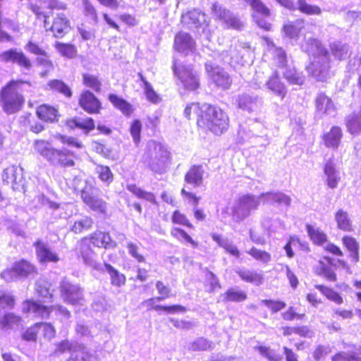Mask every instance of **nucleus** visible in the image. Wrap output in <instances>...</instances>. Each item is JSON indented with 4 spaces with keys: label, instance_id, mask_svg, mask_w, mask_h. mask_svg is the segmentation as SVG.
<instances>
[{
    "label": "nucleus",
    "instance_id": "obj_63",
    "mask_svg": "<svg viewBox=\"0 0 361 361\" xmlns=\"http://www.w3.org/2000/svg\"><path fill=\"white\" fill-rule=\"evenodd\" d=\"M332 361H361L355 353L341 352L331 357Z\"/></svg>",
    "mask_w": 361,
    "mask_h": 361
},
{
    "label": "nucleus",
    "instance_id": "obj_21",
    "mask_svg": "<svg viewBox=\"0 0 361 361\" xmlns=\"http://www.w3.org/2000/svg\"><path fill=\"white\" fill-rule=\"evenodd\" d=\"M79 104L80 106L90 114L98 113L101 108V103L89 90H86L82 93Z\"/></svg>",
    "mask_w": 361,
    "mask_h": 361
},
{
    "label": "nucleus",
    "instance_id": "obj_4",
    "mask_svg": "<svg viewBox=\"0 0 361 361\" xmlns=\"http://www.w3.org/2000/svg\"><path fill=\"white\" fill-rule=\"evenodd\" d=\"M99 190L91 185H87L81 190L82 202L93 212L102 215L107 213L108 204L99 195Z\"/></svg>",
    "mask_w": 361,
    "mask_h": 361
},
{
    "label": "nucleus",
    "instance_id": "obj_22",
    "mask_svg": "<svg viewBox=\"0 0 361 361\" xmlns=\"http://www.w3.org/2000/svg\"><path fill=\"white\" fill-rule=\"evenodd\" d=\"M302 50L310 56H320L329 54L320 41L315 38L305 39L301 44Z\"/></svg>",
    "mask_w": 361,
    "mask_h": 361
},
{
    "label": "nucleus",
    "instance_id": "obj_44",
    "mask_svg": "<svg viewBox=\"0 0 361 361\" xmlns=\"http://www.w3.org/2000/svg\"><path fill=\"white\" fill-rule=\"evenodd\" d=\"M94 221L90 216H84L82 219L75 221L71 226V231L75 233H80L83 231L92 228Z\"/></svg>",
    "mask_w": 361,
    "mask_h": 361
},
{
    "label": "nucleus",
    "instance_id": "obj_29",
    "mask_svg": "<svg viewBox=\"0 0 361 361\" xmlns=\"http://www.w3.org/2000/svg\"><path fill=\"white\" fill-rule=\"evenodd\" d=\"M304 27V20L302 19H297L294 21H288L284 24L283 27V32L286 37L290 39H298Z\"/></svg>",
    "mask_w": 361,
    "mask_h": 361
},
{
    "label": "nucleus",
    "instance_id": "obj_7",
    "mask_svg": "<svg viewBox=\"0 0 361 361\" xmlns=\"http://www.w3.org/2000/svg\"><path fill=\"white\" fill-rule=\"evenodd\" d=\"M329 54L314 56L311 63L307 66L308 73L318 81H325L329 77Z\"/></svg>",
    "mask_w": 361,
    "mask_h": 361
},
{
    "label": "nucleus",
    "instance_id": "obj_17",
    "mask_svg": "<svg viewBox=\"0 0 361 361\" xmlns=\"http://www.w3.org/2000/svg\"><path fill=\"white\" fill-rule=\"evenodd\" d=\"M37 257L41 263L57 262L59 261L58 255L53 252L48 243L39 239L34 243Z\"/></svg>",
    "mask_w": 361,
    "mask_h": 361
},
{
    "label": "nucleus",
    "instance_id": "obj_31",
    "mask_svg": "<svg viewBox=\"0 0 361 361\" xmlns=\"http://www.w3.org/2000/svg\"><path fill=\"white\" fill-rule=\"evenodd\" d=\"M266 86L270 91L281 97V99H283L286 95V88L284 84L280 81L276 73H274V74L267 81Z\"/></svg>",
    "mask_w": 361,
    "mask_h": 361
},
{
    "label": "nucleus",
    "instance_id": "obj_19",
    "mask_svg": "<svg viewBox=\"0 0 361 361\" xmlns=\"http://www.w3.org/2000/svg\"><path fill=\"white\" fill-rule=\"evenodd\" d=\"M235 103L238 108L250 111H257L262 106V100L257 95H250L249 94H243L238 95Z\"/></svg>",
    "mask_w": 361,
    "mask_h": 361
},
{
    "label": "nucleus",
    "instance_id": "obj_54",
    "mask_svg": "<svg viewBox=\"0 0 361 361\" xmlns=\"http://www.w3.org/2000/svg\"><path fill=\"white\" fill-rule=\"evenodd\" d=\"M298 9L307 15H319L321 13L319 6L309 4L305 0H298Z\"/></svg>",
    "mask_w": 361,
    "mask_h": 361
},
{
    "label": "nucleus",
    "instance_id": "obj_59",
    "mask_svg": "<svg viewBox=\"0 0 361 361\" xmlns=\"http://www.w3.org/2000/svg\"><path fill=\"white\" fill-rule=\"evenodd\" d=\"M171 235L179 240H185L192 245V247H197L198 243L193 240L192 238L183 230L178 228H173L171 231Z\"/></svg>",
    "mask_w": 361,
    "mask_h": 361
},
{
    "label": "nucleus",
    "instance_id": "obj_33",
    "mask_svg": "<svg viewBox=\"0 0 361 361\" xmlns=\"http://www.w3.org/2000/svg\"><path fill=\"white\" fill-rule=\"evenodd\" d=\"M335 221L339 229L344 231H350L352 230V221L346 211L342 209H338L335 213Z\"/></svg>",
    "mask_w": 361,
    "mask_h": 361
},
{
    "label": "nucleus",
    "instance_id": "obj_2",
    "mask_svg": "<svg viewBox=\"0 0 361 361\" xmlns=\"http://www.w3.org/2000/svg\"><path fill=\"white\" fill-rule=\"evenodd\" d=\"M22 80L12 81L5 87L1 94V99L4 111L8 114H13L20 110L23 97L18 92Z\"/></svg>",
    "mask_w": 361,
    "mask_h": 361
},
{
    "label": "nucleus",
    "instance_id": "obj_38",
    "mask_svg": "<svg viewBox=\"0 0 361 361\" xmlns=\"http://www.w3.org/2000/svg\"><path fill=\"white\" fill-rule=\"evenodd\" d=\"M18 279L25 278L35 272V267L28 262L21 260L14 264Z\"/></svg>",
    "mask_w": 361,
    "mask_h": 361
},
{
    "label": "nucleus",
    "instance_id": "obj_6",
    "mask_svg": "<svg viewBox=\"0 0 361 361\" xmlns=\"http://www.w3.org/2000/svg\"><path fill=\"white\" fill-rule=\"evenodd\" d=\"M51 310H55L58 313L68 319L71 316L70 312L62 305L51 306L48 307L40 305L35 301L27 300L23 305V311L27 313L33 314L35 317L47 318L49 317Z\"/></svg>",
    "mask_w": 361,
    "mask_h": 361
},
{
    "label": "nucleus",
    "instance_id": "obj_32",
    "mask_svg": "<svg viewBox=\"0 0 361 361\" xmlns=\"http://www.w3.org/2000/svg\"><path fill=\"white\" fill-rule=\"evenodd\" d=\"M238 276L245 282L252 283L255 286H260L264 281L263 274L250 269H240L237 271Z\"/></svg>",
    "mask_w": 361,
    "mask_h": 361
},
{
    "label": "nucleus",
    "instance_id": "obj_12",
    "mask_svg": "<svg viewBox=\"0 0 361 361\" xmlns=\"http://www.w3.org/2000/svg\"><path fill=\"white\" fill-rule=\"evenodd\" d=\"M212 12L216 18L224 23L226 27L235 30H240L243 28V22L229 11L221 7L217 3H214L212 5Z\"/></svg>",
    "mask_w": 361,
    "mask_h": 361
},
{
    "label": "nucleus",
    "instance_id": "obj_47",
    "mask_svg": "<svg viewBox=\"0 0 361 361\" xmlns=\"http://www.w3.org/2000/svg\"><path fill=\"white\" fill-rule=\"evenodd\" d=\"M284 78L291 85H301L305 81V76L295 69H287L283 73Z\"/></svg>",
    "mask_w": 361,
    "mask_h": 361
},
{
    "label": "nucleus",
    "instance_id": "obj_27",
    "mask_svg": "<svg viewBox=\"0 0 361 361\" xmlns=\"http://www.w3.org/2000/svg\"><path fill=\"white\" fill-rule=\"evenodd\" d=\"M69 21L63 14H58L54 18L51 30L56 38H61L70 30Z\"/></svg>",
    "mask_w": 361,
    "mask_h": 361
},
{
    "label": "nucleus",
    "instance_id": "obj_37",
    "mask_svg": "<svg viewBox=\"0 0 361 361\" xmlns=\"http://www.w3.org/2000/svg\"><path fill=\"white\" fill-rule=\"evenodd\" d=\"M47 86L49 90L57 92L68 98L72 96V91L70 87L61 80H51L48 82Z\"/></svg>",
    "mask_w": 361,
    "mask_h": 361
},
{
    "label": "nucleus",
    "instance_id": "obj_11",
    "mask_svg": "<svg viewBox=\"0 0 361 361\" xmlns=\"http://www.w3.org/2000/svg\"><path fill=\"white\" fill-rule=\"evenodd\" d=\"M207 73L212 82L218 87L226 90L232 83L228 73L219 66H214L210 63H206Z\"/></svg>",
    "mask_w": 361,
    "mask_h": 361
},
{
    "label": "nucleus",
    "instance_id": "obj_46",
    "mask_svg": "<svg viewBox=\"0 0 361 361\" xmlns=\"http://www.w3.org/2000/svg\"><path fill=\"white\" fill-rule=\"evenodd\" d=\"M109 99L115 107L120 109L124 114L130 115L131 114L132 108L130 104L123 99L118 97L116 94H110Z\"/></svg>",
    "mask_w": 361,
    "mask_h": 361
},
{
    "label": "nucleus",
    "instance_id": "obj_25",
    "mask_svg": "<svg viewBox=\"0 0 361 361\" xmlns=\"http://www.w3.org/2000/svg\"><path fill=\"white\" fill-rule=\"evenodd\" d=\"M90 242L97 247L114 248L116 243L112 240L108 233L96 231L90 235Z\"/></svg>",
    "mask_w": 361,
    "mask_h": 361
},
{
    "label": "nucleus",
    "instance_id": "obj_45",
    "mask_svg": "<svg viewBox=\"0 0 361 361\" xmlns=\"http://www.w3.org/2000/svg\"><path fill=\"white\" fill-rule=\"evenodd\" d=\"M68 126L71 128L78 127L87 131L92 130L94 128V123L91 118H75L68 121Z\"/></svg>",
    "mask_w": 361,
    "mask_h": 361
},
{
    "label": "nucleus",
    "instance_id": "obj_60",
    "mask_svg": "<svg viewBox=\"0 0 361 361\" xmlns=\"http://www.w3.org/2000/svg\"><path fill=\"white\" fill-rule=\"evenodd\" d=\"M253 10L264 16H269V10L260 0H245Z\"/></svg>",
    "mask_w": 361,
    "mask_h": 361
},
{
    "label": "nucleus",
    "instance_id": "obj_28",
    "mask_svg": "<svg viewBox=\"0 0 361 361\" xmlns=\"http://www.w3.org/2000/svg\"><path fill=\"white\" fill-rule=\"evenodd\" d=\"M342 137L341 128L338 126H333L329 132L324 135L323 140L327 147L336 149L341 143Z\"/></svg>",
    "mask_w": 361,
    "mask_h": 361
},
{
    "label": "nucleus",
    "instance_id": "obj_36",
    "mask_svg": "<svg viewBox=\"0 0 361 361\" xmlns=\"http://www.w3.org/2000/svg\"><path fill=\"white\" fill-rule=\"evenodd\" d=\"M37 116L44 121L53 122L56 119L57 110L48 105H41L37 109Z\"/></svg>",
    "mask_w": 361,
    "mask_h": 361
},
{
    "label": "nucleus",
    "instance_id": "obj_56",
    "mask_svg": "<svg viewBox=\"0 0 361 361\" xmlns=\"http://www.w3.org/2000/svg\"><path fill=\"white\" fill-rule=\"evenodd\" d=\"M247 298V295L242 290L235 289H229L225 293L224 301H232V302H241L244 301Z\"/></svg>",
    "mask_w": 361,
    "mask_h": 361
},
{
    "label": "nucleus",
    "instance_id": "obj_8",
    "mask_svg": "<svg viewBox=\"0 0 361 361\" xmlns=\"http://www.w3.org/2000/svg\"><path fill=\"white\" fill-rule=\"evenodd\" d=\"M61 295L63 301L71 305H82L84 301L82 289L76 284L63 280L60 283Z\"/></svg>",
    "mask_w": 361,
    "mask_h": 361
},
{
    "label": "nucleus",
    "instance_id": "obj_15",
    "mask_svg": "<svg viewBox=\"0 0 361 361\" xmlns=\"http://www.w3.org/2000/svg\"><path fill=\"white\" fill-rule=\"evenodd\" d=\"M174 47L177 51L187 56L195 51L196 43L190 35L180 32L175 37Z\"/></svg>",
    "mask_w": 361,
    "mask_h": 361
},
{
    "label": "nucleus",
    "instance_id": "obj_41",
    "mask_svg": "<svg viewBox=\"0 0 361 361\" xmlns=\"http://www.w3.org/2000/svg\"><path fill=\"white\" fill-rule=\"evenodd\" d=\"M343 243L345 247L350 252V257L357 262L359 260V244L356 240L350 236H344L343 238Z\"/></svg>",
    "mask_w": 361,
    "mask_h": 361
},
{
    "label": "nucleus",
    "instance_id": "obj_58",
    "mask_svg": "<svg viewBox=\"0 0 361 361\" xmlns=\"http://www.w3.org/2000/svg\"><path fill=\"white\" fill-rule=\"evenodd\" d=\"M83 83L85 86L91 88L95 92H99L101 90L102 83L98 80L97 77L91 74L83 75Z\"/></svg>",
    "mask_w": 361,
    "mask_h": 361
},
{
    "label": "nucleus",
    "instance_id": "obj_18",
    "mask_svg": "<svg viewBox=\"0 0 361 361\" xmlns=\"http://www.w3.org/2000/svg\"><path fill=\"white\" fill-rule=\"evenodd\" d=\"M181 21L190 29H198L207 26L206 16L197 10H192L182 15Z\"/></svg>",
    "mask_w": 361,
    "mask_h": 361
},
{
    "label": "nucleus",
    "instance_id": "obj_62",
    "mask_svg": "<svg viewBox=\"0 0 361 361\" xmlns=\"http://www.w3.org/2000/svg\"><path fill=\"white\" fill-rule=\"evenodd\" d=\"M257 350L261 355L266 357L270 361H281L282 359L281 355L277 354L274 350H271L268 347L259 346Z\"/></svg>",
    "mask_w": 361,
    "mask_h": 361
},
{
    "label": "nucleus",
    "instance_id": "obj_1",
    "mask_svg": "<svg viewBox=\"0 0 361 361\" xmlns=\"http://www.w3.org/2000/svg\"><path fill=\"white\" fill-rule=\"evenodd\" d=\"M197 126L216 135L226 132L228 127V117L220 108L209 104L202 106L201 114L197 119Z\"/></svg>",
    "mask_w": 361,
    "mask_h": 361
},
{
    "label": "nucleus",
    "instance_id": "obj_30",
    "mask_svg": "<svg viewBox=\"0 0 361 361\" xmlns=\"http://www.w3.org/2000/svg\"><path fill=\"white\" fill-rule=\"evenodd\" d=\"M204 171L201 166H193L186 173L185 181L194 187H198L202 183Z\"/></svg>",
    "mask_w": 361,
    "mask_h": 361
},
{
    "label": "nucleus",
    "instance_id": "obj_43",
    "mask_svg": "<svg viewBox=\"0 0 361 361\" xmlns=\"http://www.w3.org/2000/svg\"><path fill=\"white\" fill-rule=\"evenodd\" d=\"M91 357L92 354L89 350L82 344L71 353L66 361H89Z\"/></svg>",
    "mask_w": 361,
    "mask_h": 361
},
{
    "label": "nucleus",
    "instance_id": "obj_35",
    "mask_svg": "<svg viewBox=\"0 0 361 361\" xmlns=\"http://www.w3.org/2000/svg\"><path fill=\"white\" fill-rule=\"evenodd\" d=\"M21 318L13 313H8L0 317V331L18 327L20 324Z\"/></svg>",
    "mask_w": 361,
    "mask_h": 361
},
{
    "label": "nucleus",
    "instance_id": "obj_61",
    "mask_svg": "<svg viewBox=\"0 0 361 361\" xmlns=\"http://www.w3.org/2000/svg\"><path fill=\"white\" fill-rule=\"evenodd\" d=\"M139 76L143 82L145 94L147 99L153 103H156L158 98L157 93L154 91L152 85L144 78L142 74L139 73Z\"/></svg>",
    "mask_w": 361,
    "mask_h": 361
},
{
    "label": "nucleus",
    "instance_id": "obj_40",
    "mask_svg": "<svg viewBox=\"0 0 361 361\" xmlns=\"http://www.w3.org/2000/svg\"><path fill=\"white\" fill-rule=\"evenodd\" d=\"M105 270L108 272L110 276L111 284L121 287L126 283V276L120 273L118 270L114 269L111 264H104Z\"/></svg>",
    "mask_w": 361,
    "mask_h": 361
},
{
    "label": "nucleus",
    "instance_id": "obj_51",
    "mask_svg": "<svg viewBox=\"0 0 361 361\" xmlns=\"http://www.w3.org/2000/svg\"><path fill=\"white\" fill-rule=\"evenodd\" d=\"M36 290L39 295L46 300L51 299L52 293L50 291V284L44 280H38L36 283Z\"/></svg>",
    "mask_w": 361,
    "mask_h": 361
},
{
    "label": "nucleus",
    "instance_id": "obj_10",
    "mask_svg": "<svg viewBox=\"0 0 361 361\" xmlns=\"http://www.w3.org/2000/svg\"><path fill=\"white\" fill-rule=\"evenodd\" d=\"M0 61L4 63L17 64L25 70L29 71L32 65L31 61L18 49H10L0 54Z\"/></svg>",
    "mask_w": 361,
    "mask_h": 361
},
{
    "label": "nucleus",
    "instance_id": "obj_3",
    "mask_svg": "<svg viewBox=\"0 0 361 361\" xmlns=\"http://www.w3.org/2000/svg\"><path fill=\"white\" fill-rule=\"evenodd\" d=\"M262 200L260 195L250 194L240 197L232 209L233 219L240 221L248 217L252 211L258 208Z\"/></svg>",
    "mask_w": 361,
    "mask_h": 361
},
{
    "label": "nucleus",
    "instance_id": "obj_34",
    "mask_svg": "<svg viewBox=\"0 0 361 361\" xmlns=\"http://www.w3.org/2000/svg\"><path fill=\"white\" fill-rule=\"evenodd\" d=\"M346 126L350 134L355 135L361 133V110L348 116Z\"/></svg>",
    "mask_w": 361,
    "mask_h": 361
},
{
    "label": "nucleus",
    "instance_id": "obj_42",
    "mask_svg": "<svg viewBox=\"0 0 361 361\" xmlns=\"http://www.w3.org/2000/svg\"><path fill=\"white\" fill-rule=\"evenodd\" d=\"M171 164L170 152L159 145V173L167 171Z\"/></svg>",
    "mask_w": 361,
    "mask_h": 361
},
{
    "label": "nucleus",
    "instance_id": "obj_52",
    "mask_svg": "<svg viewBox=\"0 0 361 361\" xmlns=\"http://www.w3.org/2000/svg\"><path fill=\"white\" fill-rule=\"evenodd\" d=\"M247 253L252 256L255 260L259 261L264 264H267L271 259V255L267 251L259 250L252 247L247 251Z\"/></svg>",
    "mask_w": 361,
    "mask_h": 361
},
{
    "label": "nucleus",
    "instance_id": "obj_26",
    "mask_svg": "<svg viewBox=\"0 0 361 361\" xmlns=\"http://www.w3.org/2000/svg\"><path fill=\"white\" fill-rule=\"evenodd\" d=\"M333 259L329 257H324L315 267V271L318 275L323 276L326 279L336 281V274L332 268Z\"/></svg>",
    "mask_w": 361,
    "mask_h": 361
},
{
    "label": "nucleus",
    "instance_id": "obj_55",
    "mask_svg": "<svg viewBox=\"0 0 361 361\" xmlns=\"http://www.w3.org/2000/svg\"><path fill=\"white\" fill-rule=\"evenodd\" d=\"M55 48L62 56L68 58H73L76 54L75 47L70 44L56 42L55 44Z\"/></svg>",
    "mask_w": 361,
    "mask_h": 361
},
{
    "label": "nucleus",
    "instance_id": "obj_48",
    "mask_svg": "<svg viewBox=\"0 0 361 361\" xmlns=\"http://www.w3.org/2000/svg\"><path fill=\"white\" fill-rule=\"evenodd\" d=\"M315 288L318 289L329 300L338 305L343 303V300L342 297L332 289L323 285H316Z\"/></svg>",
    "mask_w": 361,
    "mask_h": 361
},
{
    "label": "nucleus",
    "instance_id": "obj_24",
    "mask_svg": "<svg viewBox=\"0 0 361 361\" xmlns=\"http://www.w3.org/2000/svg\"><path fill=\"white\" fill-rule=\"evenodd\" d=\"M315 105L317 114L321 116L332 115L336 112V107L333 101L324 93L317 94Z\"/></svg>",
    "mask_w": 361,
    "mask_h": 361
},
{
    "label": "nucleus",
    "instance_id": "obj_53",
    "mask_svg": "<svg viewBox=\"0 0 361 361\" xmlns=\"http://www.w3.org/2000/svg\"><path fill=\"white\" fill-rule=\"evenodd\" d=\"M212 343L207 339L200 337L188 345V349L192 351L206 350L212 347Z\"/></svg>",
    "mask_w": 361,
    "mask_h": 361
},
{
    "label": "nucleus",
    "instance_id": "obj_64",
    "mask_svg": "<svg viewBox=\"0 0 361 361\" xmlns=\"http://www.w3.org/2000/svg\"><path fill=\"white\" fill-rule=\"evenodd\" d=\"M15 299L13 295L7 293H0V310L13 308Z\"/></svg>",
    "mask_w": 361,
    "mask_h": 361
},
{
    "label": "nucleus",
    "instance_id": "obj_50",
    "mask_svg": "<svg viewBox=\"0 0 361 361\" xmlns=\"http://www.w3.org/2000/svg\"><path fill=\"white\" fill-rule=\"evenodd\" d=\"M332 54L337 59H345L348 56V47L341 42H334L331 44Z\"/></svg>",
    "mask_w": 361,
    "mask_h": 361
},
{
    "label": "nucleus",
    "instance_id": "obj_49",
    "mask_svg": "<svg viewBox=\"0 0 361 361\" xmlns=\"http://www.w3.org/2000/svg\"><path fill=\"white\" fill-rule=\"evenodd\" d=\"M95 172L98 174L99 179L102 182L109 184L113 181L114 175L109 167L101 164H97L95 167Z\"/></svg>",
    "mask_w": 361,
    "mask_h": 361
},
{
    "label": "nucleus",
    "instance_id": "obj_16",
    "mask_svg": "<svg viewBox=\"0 0 361 361\" xmlns=\"http://www.w3.org/2000/svg\"><path fill=\"white\" fill-rule=\"evenodd\" d=\"M47 161L55 166L70 167L74 165L73 154L66 149L54 148Z\"/></svg>",
    "mask_w": 361,
    "mask_h": 361
},
{
    "label": "nucleus",
    "instance_id": "obj_14",
    "mask_svg": "<svg viewBox=\"0 0 361 361\" xmlns=\"http://www.w3.org/2000/svg\"><path fill=\"white\" fill-rule=\"evenodd\" d=\"M78 254L83 262L94 269H101L102 264L97 261V255L90 247L87 238H83L78 245Z\"/></svg>",
    "mask_w": 361,
    "mask_h": 361
},
{
    "label": "nucleus",
    "instance_id": "obj_9",
    "mask_svg": "<svg viewBox=\"0 0 361 361\" xmlns=\"http://www.w3.org/2000/svg\"><path fill=\"white\" fill-rule=\"evenodd\" d=\"M306 228L308 235L314 244L322 245L326 251L333 255L343 256L341 250L329 242L326 235L320 228L308 224L306 226Z\"/></svg>",
    "mask_w": 361,
    "mask_h": 361
},
{
    "label": "nucleus",
    "instance_id": "obj_23",
    "mask_svg": "<svg viewBox=\"0 0 361 361\" xmlns=\"http://www.w3.org/2000/svg\"><path fill=\"white\" fill-rule=\"evenodd\" d=\"M265 204H277L278 206H285L288 207L291 203V198L280 191L269 192L262 193L260 195Z\"/></svg>",
    "mask_w": 361,
    "mask_h": 361
},
{
    "label": "nucleus",
    "instance_id": "obj_5",
    "mask_svg": "<svg viewBox=\"0 0 361 361\" xmlns=\"http://www.w3.org/2000/svg\"><path fill=\"white\" fill-rule=\"evenodd\" d=\"M173 71L180 84L188 90L194 91L200 86L199 77L191 66H185L175 61Z\"/></svg>",
    "mask_w": 361,
    "mask_h": 361
},
{
    "label": "nucleus",
    "instance_id": "obj_57",
    "mask_svg": "<svg viewBox=\"0 0 361 361\" xmlns=\"http://www.w3.org/2000/svg\"><path fill=\"white\" fill-rule=\"evenodd\" d=\"M49 144L44 140H36L35 142V149L47 160L53 150Z\"/></svg>",
    "mask_w": 361,
    "mask_h": 361
},
{
    "label": "nucleus",
    "instance_id": "obj_39",
    "mask_svg": "<svg viewBox=\"0 0 361 361\" xmlns=\"http://www.w3.org/2000/svg\"><path fill=\"white\" fill-rule=\"evenodd\" d=\"M82 344L75 341H71L68 340H64L55 344L56 348L53 353V355L56 356L59 354L64 353L68 351L70 354L76 350L78 347H80Z\"/></svg>",
    "mask_w": 361,
    "mask_h": 361
},
{
    "label": "nucleus",
    "instance_id": "obj_20",
    "mask_svg": "<svg viewBox=\"0 0 361 361\" xmlns=\"http://www.w3.org/2000/svg\"><path fill=\"white\" fill-rule=\"evenodd\" d=\"M326 183L331 189L336 188L341 179L340 171L336 169L333 159H328L324 165Z\"/></svg>",
    "mask_w": 361,
    "mask_h": 361
},
{
    "label": "nucleus",
    "instance_id": "obj_13",
    "mask_svg": "<svg viewBox=\"0 0 361 361\" xmlns=\"http://www.w3.org/2000/svg\"><path fill=\"white\" fill-rule=\"evenodd\" d=\"M2 180L6 184H11L14 190L23 189L25 180L23 177V169L15 166L5 169L2 173Z\"/></svg>",
    "mask_w": 361,
    "mask_h": 361
}]
</instances>
